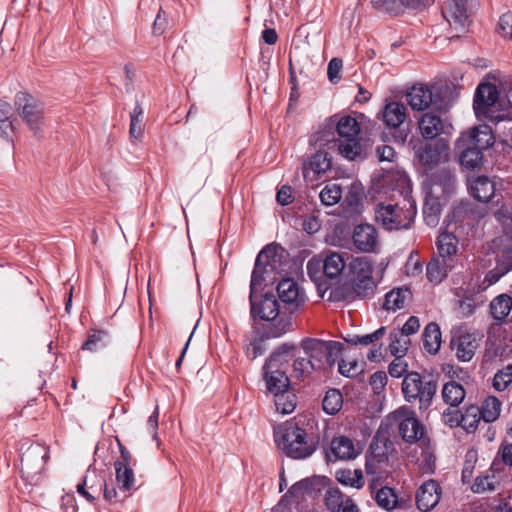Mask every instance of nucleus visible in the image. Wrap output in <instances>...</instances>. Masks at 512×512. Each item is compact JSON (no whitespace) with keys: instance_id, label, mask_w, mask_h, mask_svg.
I'll list each match as a JSON object with an SVG mask.
<instances>
[{"instance_id":"nucleus-58","label":"nucleus","mask_w":512,"mask_h":512,"mask_svg":"<svg viewBox=\"0 0 512 512\" xmlns=\"http://www.w3.org/2000/svg\"><path fill=\"white\" fill-rule=\"evenodd\" d=\"M342 60L333 58L330 60L327 69V75L332 83H337L340 80V71L342 69Z\"/></svg>"},{"instance_id":"nucleus-31","label":"nucleus","mask_w":512,"mask_h":512,"mask_svg":"<svg viewBox=\"0 0 512 512\" xmlns=\"http://www.w3.org/2000/svg\"><path fill=\"white\" fill-rule=\"evenodd\" d=\"M294 345L284 344L276 350L266 362L269 369H281L287 371L290 360L294 357Z\"/></svg>"},{"instance_id":"nucleus-54","label":"nucleus","mask_w":512,"mask_h":512,"mask_svg":"<svg viewBox=\"0 0 512 512\" xmlns=\"http://www.w3.org/2000/svg\"><path fill=\"white\" fill-rule=\"evenodd\" d=\"M395 359L390 363L388 372L394 378H400L408 369L407 362L403 359V355H394Z\"/></svg>"},{"instance_id":"nucleus-50","label":"nucleus","mask_w":512,"mask_h":512,"mask_svg":"<svg viewBox=\"0 0 512 512\" xmlns=\"http://www.w3.org/2000/svg\"><path fill=\"white\" fill-rule=\"evenodd\" d=\"M406 292L407 291H402L401 289L388 292L385 296L383 307L386 310L392 311L403 308L406 301Z\"/></svg>"},{"instance_id":"nucleus-57","label":"nucleus","mask_w":512,"mask_h":512,"mask_svg":"<svg viewBox=\"0 0 512 512\" xmlns=\"http://www.w3.org/2000/svg\"><path fill=\"white\" fill-rule=\"evenodd\" d=\"M265 351L266 346L264 337L254 339L247 347V355L251 359L257 358L258 356L262 355Z\"/></svg>"},{"instance_id":"nucleus-40","label":"nucleus","mask_w":512,"mask_h":512,"mask_svg":"<svg viewBox=\"0 0 512 512\" xmlns=\"http://www.w3.org/2000/svg\"><path fill=\"white\" fill-rule=\"evenodd\" d=\"M336 479L339 483L360 489L364 485V477L360 469H340L336 472Z\"/></svg>"},{"instance_id":"nucleus-53","label":"nucleus","mask_w":512,"mask_h":512,"mask_svg":"<svg viewBox=\"0 0 512 512\" xmlns=\"http://www.w3.org/2000/svg\"><path fill=\"white\" fill-rule=\"evenodd\" d=\"M343 345L340 342H327V351L325 353V368L332 367L341 355Z\"/></svg>"},{"instance_id":"nucleus-63","label":"nucleus","mask_w":512,"mask_h":512,"mask_svg":"<svg viewBox=\"0 0 512 512\" xmlns=\"http://www.w3.org/2000/svg\"><path fill=\"white\" fill-rule=\"evenodd\" d=\"M387 383V376L385 372L379 371L375 372L370 377V384L373 388V390L378 393L380 390H382Z\"/></svg>"},{"instance_id":"nucleus-32","label":"nucleus","mask_w":512,"mask_h":512,"mask_svg":"<svg viewBox=\"0 0 512 512\" xmlns=\"http://www.w3.org/2000/svg\"><path fill=\"white\" fill-rule=\"evenodd\" d=\"M512 309V297L507 294H500L490 303V313L494 320L504 321Z\"/></svg>"},{"instance_id":"nucleus-44","label":"nucleus","mask_w":512,"mask_h":512,"mask_svg":"<svg viewBox=\"0 0 512 512\" xmlns=\"http://www.w3.org/2000/svg\"><path fill=\"white\" fill-rule=\"evenodd\" d=\"M500 408L501 403L496 397H487L479 407L480 415L485 422H493L499 417Z\"/></svg>"},{"instance_id":"nucleus-27","label":"nucleus","mask_w":512,"mask_h":512,"mask_svg":"<svg viewBox=\"0 0 512 512\" xmlns=\"http://www.w3.org/2000/svg\"><path fill=\"white\" fill-rule=\"evenodd\" d=\"M407 109L403 103L392 101L385 105L382 120L390 128H399L407 117Z\"/></svg>"},{"instance_id":"nucleus-21","label":"nucleus","mask_w":512,"mask_h":512,"mask_svg":"<svg viewBox=\"0 0 512 512\" xmlns=\"http://www.w3.org/2000/svg\"><path fill=\"white\" fill-rule=\"evenodd\" d=\"M471 196L479 202H489L495 196V183L486 176H478L469 182Z\"/></svg>"},{"instance_id":"nucleus-42","label":"nucleus","mask_w":512,"mask_h":512,"mask_svg":"<svg viewBox=\"0 0 512 512\" xmlns=\"http://www.w3.org/2000/svg\"><path fill=\"white\" fill-rule=\"evenodd\" d=\"M336 131L340 138L358 137L360 127L357 120L351 116H343L336 125Z\"/></svg>"},{"instance_id":"nucleus-5","label":"nucleus","mask_w":512,"mask_h":512,"mask_svg":"<svg viewBox=\"0 0 512 512\" xmlns=\"http://www.w3.org/2000/svg\"><path fill=\"white\" fill-rule=\"evenodd\" d=\"M437 382L433 379L422 377L418 372H409L402 382V393L406 402L418 403L420 411H426L432 405L437 392Z\"/></svg>"},{"instance_id":"nucleus-3","label":"nucleus","mask_w":512,"mask_h":512,"mask_svg":"<svg viewBox=\"0 0 512 512\" xmlns=\"http://www.w3.org/2000/svg\"><path fill=\"white\" fill-rule=\"evenodd\" d=\"M477 118L490 122L512 121V105L510 101L499 98L497 87L488 82L478 85L473 101Z\"/></svg>"},{"instance_id":"nucleus-22","label":"nucleus","mask_w":512,"mask_h":512,"mask_svg":"<svg viewBox=\"0 0 512 512\" xmlns=\"http://www.w3.org/2000/svg\"><path fill=\"white\" fill-rule=\"evenodd\" d=\"M455 266L456 261L447 260L439 256L433 257L427 264V278L430 282L439 284Z\"/></svg>"},{"instance_id":"nucleus-2","label":"nucleus","mask_w":512,"mask_h":512,"mask_svg":"<svg viewBox=\"0 0 512 512\" xmlns=\"http://www.w3.org/2000/svg\"><path fill=\"white\" fill-rule=\"evenodd\" d=\"M396 178L403 195L402 201L395 204L379 203L375 208L376 222L388 231L410 228L416 215V204L410 194L407 175L397 173Z\"/></svg>"},{"instance_id":"nucleus-12","label":"nucleus","mask_w":512,"mask_h":512,"mask_svg":"<svg viewBox=\"0 0 512 512\" xmlns=\"http://www.w3.org/2000/svg\"><path fill=\"white\" fill-rule=\"evenodd\" d=\"M352 240L355 248L360 252L377 253L379 251L378 232L373 225H357L354 228Z\"/></svg>"},{"instance_id":"nucleus-23","label":"nucleus","mask_w":512,"mask_h":512,"mask_svg":"<svg viewBox=\"0 0 512 512\" xmlns=\"http://www.w3.org/2000/svg\"><path fill=\"white\" fill-rule=\"evenodd\" d=\"M277 293L285 304L299 306L304 302V294L298 284L291 278L281 280L277 285Z\"/></svg>"},{"instance_id":"nucleus-43","label":"nucleus","mask_w":512,"mask_h":512,"mask_svg":"<svg viewBox=\"0 0 512 512\" xmlns=\"http://www.w3.org/2000/svg\"><path fill=\"white\" fill-rule=\"evenodd\" d=\"M343 405V397L338 389H330L326 392L322 407L323 410L330 415H335L340 411Z\"/></svg>"},{"instance_id":"nucleus-28","label":"nucleus","mask_w":512,"mask_h":512,"mask_svg":"<svg viewBox=\"0 0 512 512\" xmlns=\"http://www.w3.org/2000/svg\"><path fill=\"white\" fill-rule=\"evenodd\" d=\"M458 239L450 232H442L436 240V246L439 257L447 260L456 261V254L458 252Z\"/></svg>"},{"instance_id":"nucleus-16","label":"nucleus","mask_w":512,"mask_h":512,"mask_svg":"<svg viewBox=\"0 0 512 512\" xmlns=\"http://www.w3.org/2000/svg\"><path fill=\"white\" fill-rule=\"evenodd\" d=\"M325 133L326 132H322L317 136L316 143H319L320 146L333 144V146L338 147L340 154L348 160H355L357 157L361 156L362 146L358 137L340 138L338 140L334 138L324 139Z\"/></svg>"},{"instance_id":"nucleus-45","label":"nucleus","mask_w":512,"mask_h":512,"mask_svg":"<svg viewBox=\"0 0 512 512\" xmlns=\"http://www.w3.org/2000/svg\"><path fill=\"white\" fill-rule=\"evenodd\" d=\"M389 338V350L392 355H404L407 352L411 343L408 336L398 330H393L391 331Z\"/></svg>"},{"instance_id":"nucleus-10","label":"nucleus","mask_w":512,"mask_h":512,"mask_svg":"<svg viewBox=\"0 0 512 512\" xmlns=\"http://www.w3.org/2000/svg\"><path fill=\"white\" fill-rule=\"evenodd\" d=\"M395 418L399 420V434L406 442L414 443L424 435L422 424L409 409L401 408L395 411Z\"/></svg>"},{"instance_id":"nucleus-13","label":"nucleus","mask_w":512,"mask_h":512,"mask_svg":"<svg viewBox=\"0 0 512 512\" xmlns=\"http://www.w3.org/2000/svg\"><path fill=\"white\" fill-rule=\"evenodd\" d=\"M419 160L427 167L446 163L450 159V146L443 138L426 144L418 153Z\"/></svg>"},{"instance_id":"nucleus-20","label":"nucleus","mask_w":512,"mask_h":512,"mask_svg":"<svg viewBox=\"0 0 512 512\" xmlns=\"http://www.w3.org/2000/svg\"><path fill=\"white\" fill-rule=\"evenodd\" d=\"M331 168V158L326 151L319 150L303 165L305 179L313 180Z\"/></svg>"},{"instance_id":"nucleus-9","label":"nucleus","mask_w":512,"mask_h":512,"mask_svg":"<svg viewBox=\"0 0 512 512\" xmlns=\"http://www.w3.org/2000/svg\"><path fill=\"white\" fill-rule=\"evenodd\" d=\"M406 100L415 111H426L429 108L438 109L441 98L433 88L427 84L418 83L413 85L406 93Z\"/></svg>"},{"instance_id":"nucleus-52","label":"nucleus","mask_w":512,"mask_h":512,"mask_svg":"<svg viewBox=\"0 0 512 512\" xmlns=\"http://www.w3.org/2000/svg\"><path fill=\"white\" fill-rule=\"evenodd\" d=\"M316 370L309 357H299L293 362V373L296 377H304Z\"/></svg>"},{"instance_id":"nucleus-19","label":"nucleus","mask_w":512,"mask_h":512,"mask_svg":"<svg viewBox=\"0 0 512 512\" xmlns=\"http://www.w3.org/2000/svg\"><path fill=\"white\" fill-rule=\"evenodd\" d=\"M325 504L331 512H360L354 501L337 488L327 490Z\"/></svg>"},{"instance_id":"nucleus-62","label":"nucleus","mask_w":512,"mask_h":512,"mask_svg":"<svg viewBox=\"0 0 512 512\" xmlns=\"http://www.w3.org/2000/svg\"><path fill=\"white\" fill-rule=\"evenodd\" d=\"M277 202L282 206L289 205L293 201L292 188L288 185H283L277 192Z\"/></svg>"},{"instance_id":"nucleus-39","label":"nucleus","mask_w":512,"mask_h":512,"mask_svg":"<svg viewBox=\"0 0 512 512\" xmlns=\"http://www.w3.org/2000/svg\"><path fill=\"white\" fill-rule=\"evenodd\" d=\"M115 476L120 489L130 491L135 485V475L131 465L114 463Z\"/></svg>"},{"instance_id":"nucleus-46","label":"nucleus","mask_w":512,"mask_h":512,"mask_svg":"<svg viewBox=\"0 0 512 512\" xmlns=\"http://www.w3.org/2000/svg\"><path fill=\"white\" fill-rule=\"evenodd\" d=\"M375 500L378 506L388 511L394 509L398 504L395 491L388 486H383L376 492Z\"/></svg>"},{"instance_id":"nucleus-8","label":"nucleus","mask_w":512,"mask_h":512,"mask_svg":"<svg viewBox=\"0 0 512 512\" xmlns=\"http://www.w3.org/2000/svg\"><path fill=\"white\" fill-rule=\"evenodd\" d=\"M16 105L23 121L37 135L43 120L42 103L25 92H19L16 95Z\"/></svg>"},{"instance_id":"nucleus-51","label":"nucleus","mask_w":512,"mask_h":512,"mask_svg":"<svg viewBox=\"0 0 512 512\" xmlns=\"http://www.w3.org/2000/svg\"><path fill=\"white\" fill-rule=\"evenodd\" d=\"M385 333H386V328L385 327H380L379 329H377L373 333L366 334V335H363V336L355 335V336L347 339L346 341L348 343L352 344V345L367 346V345L372 344L375 341L381 339L385 335Z\"/></svg>"},{"instance_id":"nucleus-60","label":"nucleus","mask_w":512,"mask_h":512,"mask_svg":"<svg viewBox=\"0 0 512 512\" xmlns=\"http://www.w3.org/2000/svg\"><path fill=\"white\" fill-rule=\"evenodd\" d=\"M443 421L446 425L450 427H462V420H461V414L458 410H450L447 409L442 414Z\"/></svg>"},{"instance_id":"nucleus-17","label":"nucleus","mask_w":512,"mask_h":512,"mask_svg":"<svg viewBox=\"0 0 512 512\" xmlns=\"http://www.w3.org/2000/svg\"><path fill=\"white\" fill-rule=\"evenodd\" d=\"M441 488L435 480L424 482L416 493V504L419 510L428 512L439 502Z\"/></svg>"},{"instance_id":"nucleus-15","label":"nucleus","mask_w":512,"mask_h":512,"mask_svg":"<svg viewBox=\"0 0 512 512\" xmlns=\"http://www.w3.org/2000/svg\"><path fill=\"white\" fill-rule=\"evenodd\" d=\"M479 347L476 336L469 332H461L451 340V348L459 361L468 362Z\"/></svg>"},{"instance_id":"nucleus-6","label":"nucleus","mask_w":512,"mask_h":512,"mask_svg":"<svg viewBox=\"0 0 512 512\" xmlns=\"http://www.w3.org/2000/svg\"><path fill=\"white\" fill-rule=\"evenodd\" d=\"M417 128L425 140L440 139L452 133L453 125L448 117L440 112L427 111L417 119Z\"/></svg>"},{"instance_id":"nucleus-64","label":"nucleus","mask_w":512,"mask_h":512,"mask_svg":"<svg viewBox=\"0 0 512 512\" xmlns=\"http://www.w3.org/2000/svg\"><path fill=\"white\" fill-rule=\"evenodd\" d=\"M420 328V322L419 319L415 316L409 317V319L405 322L403 327L398 330L399 332H402L406 336L409 337V335L415 334Z\"/></svg>"},{"instance_id":"nucleus-7","label":"nucleus","mask_w":512,"mask_h":512,"mask_svg":"<svg viewBox=\"0 0 512 512\" xmlns=\"http://www.w3.org/2000/svg\"><path fill=\"white\" fill-rule=\"evenodd\" d=\"M377 289V282L374 279H351V289L344 287L333 288L330 292L331 301L351 302L357 298H372Z\"/></svg>"},{"instance_id":"nucleus-35","label":"nucleus","mask_w":512,"mask_h":512,"mask_svg":"<svg viewBox=\"0 0 512 512\" xmlns=\"http://www.w3.org/2000/svg\"><path fill=\"white\" fill-rule=\"evenodd\" d=\"M351 279H373V266L372 262L367 257H357L349 264Z\"/></svg>"},{"instance_id":"nucleus-25","label":"nucleus","mask_w":512,"mask_h":512,"mask_svg":"<svg viewBox=\"0 0 512 512\" xmlns=\"http://www.w3.org/2000/svg\"><path fill=\"white\" fill-rule=\"evenodd\" d=\"M455 186V175L449 169L443 168L432 176L429 189H435L439 195L449 196L454 193Z\"/></svg>"},{"instance_id":"nucleus-36","label":"nucleus","mask_w":512,"mask_h":512,"mask_svg":"<svg viewBox=\"0 0 512 512\" xmlns=\"http://www.w3.org/2000/svg\"><path fill=\"white\" fill-rule=\"evenodd\" d=\"M498 246V250L496 251V265L500 268H503L504 272H509L512 270V241L508 240L505 243V240L500 238L495 243Z\"/></svg>"},{"instance_id":"nucleus-18","label":"nucleus","mask_w":512,"mask_h":512,"mask_svg":"<svg viewBox=\"0 0 512 512\" xmlns=\"http://www.w3.org/2000/svg\"><path fill=\"white\" fill-rule=\"evenodd\" d=\"M330 453L334 456L335 460L348 461L355 459L360 451L351 438L339 435L332 439Z\"/></svg>"},{"instance_id":"nucleus-33","label":"nucleus","mask_w":512,"mask_h":512,"mask_svg":"<svg viewBox=\"0 0 512 512\" xmlns=\"http://www.w3.org/2000/svg\"><path fill=\"white\" fill-rule=\"evenodd\" d=\"M443 401L451 407L459 406L466 395L465 389L462 385L455 381H449L444 384L442 388Z\"/></svg>"},{"instance_id":"nucleus-26","label":"nucleus","mask_w":512,"mask_h":512,"mask_svg":"<svg viewBox=\"0 0 512 512\" xmlns=\"http://www.w3.org/2000/svg\"><path fill=\"white\" fill-rule=\"evenodd\" d=\"M442 204L440 195L435 189H429L423 206L424 220L429 226H436L439 222Z\"/></svg>"},{"instance_id":"nucleus-59","label":"nucleus","mask_w":512,"mask_h":512,"mask_svg":"<svg viewBox=\"0 0 512 512\" xmlns=\"http://www.w3.org/2000/svg\"><path fill=\"white\" fill-rule=\"evenodd\" d=\"M471 488L474 493H483L494 490V484L489 476L477 477Z\"/></svg>"},{"instance_id":"nucleus-37","label":"nucleus","mask_w":512,"mask_h":512,"mask_svg":"<svg viewBox=\"0 0 512 512\" xmlns=\"http://www.w3.org/2000/svg\"><path fill=\"white\" fill-rule=\"evenodd\" d=\"M274 394L276 410L282 414L292 413L296 407V395L289 388L278 391Z\"/></svg>"},{"instance_id":"nucleus-41","label":"nucleus","mask_w":512,"mask_h":512,"mask_svg":"<svg viewBox=\"0 0 512 512\" xmlns=\"http://www.w3.org/2000/svg\"><path fill=\"white\" fill-rule=\"evenodd\" d=\"M109 343V335L104 330H91L87 340L83 343L82 349L90 352H97L105 348Z\"/></svg>"},{"instance_id":"nucleus-48","label":"nucleus","mask_w":512,"mask_h":512,"mask_svg":"<svg viewBox=\"0 0 512 512\" xmlns=\"http://www.w3.org/2000/svg\"><path fill=\"white\" fill-rule=\"evenodd\" d=\"M144 112L142 107L137 103L130 114L129 134L132 138L138 139L144 132Z\"/></svg>"},{"instance_id":"nucleus-61","label":"nucleus","mask_w":512,"mask_h":512,"mask_svg":"<svg viewBox=\"0 0 512 512\" xmlns=\"http://www.w3.org/2000/svg\"><path fill=\"white\" fill-rule=\"evenodd\" d=\"M512 382V372H499L494 376L493 386L498 391H503Z\"/></svg>"},{"instance_id":"nucleus-56","label":"nucleus","mask_w":512,"mask_h":512,"mask_svg":"<svg viewBox=\"0 0 512 512\" xmlns=\"http://www.w3.org/2000/svg\"><path fill=\"white\" fill-rule=\"evenodd\" d=\"M339 373L346 377H354L360 373L361 369L357 361L342 360L338 364Z\"/></svg>"},{"instance_id":"nucleus-34","label":"nucleus","mask_w":512,"mask_h":512,"mask_svg":"<svg viewBox=\"0 0 512 512\" xmlns=\"http://www.w3.org/2000/svg\"><path fill=\"white\" fill-rule=\"evenodd\" d=\"M424 348L430 354H436L441 346L440 327L435 322H430L423 332Z\"/></svg>"},{"instance_id":"nucleus-49","label":"nucleus","mask_w":512,"mask_h":512,"mask_svg":"<svg viewBox=\"0 0 512 512\" xmlns=\"http://www.w3.org/2000/svg\"><path fill=\"white\" fill-rule=\"evenodd\" d=\"M319 197L324 205H335L342 198V188L336 183H329L321 190Z\"/></svg>"},{"instance_id":"nucleus-1","label":"nucleus","mask_w":512,"mask_h":512,"mask_svg":"<svg viewBox=\"0 0 512 512\" xmlns=\"http://www.w3.org/2000/svg\"><path fill=\"white\" fill-rule=\"evenodd\" d=\"M279 264L280 256L278 255V247L274 245H267L258 254L251 276V314L253 317H259L261 320L271 322L267 325L264 331V337L266 338L281 337L292 327L290 317L280 313L279 303L273 295H264L258 303L254 301V291L256 287L260 286L265 280L264 274L276 272Z\"/></svg>"},{"instance_id":"nucleus-55","label":"nucleus","mask_w":512,"mask_h":512,"mask_svg":"<svg viewBox=\"0 0 512 512\" xmlns=\"http://www.w3.org/2000/svg\"><path fill=\"white\" fill-rule=\"evenodd\" d=\"M498 31L504 38H512V12L508 11L500 17Z\"/></svg>"},{"instance_id":"nucleus-4","label":"nucleus","mask_w":512,"mask_h":512,"mask_svg":"<svg viewBox=\"0 0 512 512\" xmlns=\"http://www.w3.org/2000/svg\"><path fill=\"white\" fill-rule=\"evenodd\" d=\"M275 442L278 448L288 457L304 459L316 450V443L307 438L304 429L294 423H288L275 431Z\"/></svg>"},{"instance_id":"nucleus-24","label":"nucleus","mask_w":512,"mask_h":512,"mask_svg":"<svg viewBox=\"0 0 512 512\" xmlns=\"http://www.w3.org/2000/svg\"><path fill=\"white\" fill-rule=\"evenodd\" d=\"M301 347L316 369H325L327 342L317 339H305L302 341Z\"/></svg>"},{"instance_id":"nucleus-11","label":"nucleus","mask_w":512,"mask_h":512,"mask_svg":"<svg viewBox=\"0 0 512 512\" xmlns=\"http://www.w3.org/2000/svg\"><path fill=\"white\" fill-rule=\"evenodd\" d=\"M494 144V136L489 125L482 124L469 131L463 132L456 141V147L462 148L466 145H474L480 150L487 149Z\"/></svg>"},{"instance_id":"nucleus-38","label":"nucleus","mask_w":512,"mask_h":512,"mask_svg":"<svg viewBox=\"0 0 512 512\" xmlns=\"http://www.w3.org/2000/svg\"><path fill=\"white\" fill-rule=\"evenodd\" d=\"M459 149L462 150L460 154V163L463 167L467 169H475L481 166L483 159L482 150L474 145H466Z\"/></svg>"},{"instance_id":"nucleus-14","label":"nucleus","mask_w":512,"mask_h":512,"mask_svg":"<svg viewBox=\"0 0 512 512\" xmlns=\"http://www.w3.org/2000/svg\"><path fill=\"white\" fill-rule=\"evenodd\" d=\"M442 15L456 30L464 31L470 23L467 0H448L442 9Z\"/></svg>"},{"instance_id":"nucleus-30","label":"nucleus","mask_w":512,"mask_h":512,"mask_svg":"<svg viewBox=\"0 0 512 512\" xmlns=\"http://www.w3.org/2000/svg\"><path fill=\"white\" fill-rule=\"evenodd\" d=\"M264 379L266 381L267 390L270 393L283 391L285 388H289V379L286 375L285 370L281 369H269L268 366H264Z\"/></svg>"},{"instance_id":"nucleus-29","label":"nucleus","mask_w":512,"mask_h":512,"mask_svg":"<svg viewBox=\"0 0 512 512\" xmlns=\"http://www.w3.org/2000/svg\"><path fill=\"white\" fill-rule=\"evenodd\" d=\"M344 255L346 253L328 252L324 259H322V269L324 274L333 279L341 275L346 267V260Z\"/></svg>"},{"instance_id":"nucleus-47","label":"nucleus","mask_w":512,"mask_h":512,"mask_svg":"<svg viewBox=\"0 0 512 512\" xmlns=\"http://www.w3.org/2000/svg\"><path fill=\"white\" fill-rule=\"evenodd\" d=\"M482 416L480 415V409L478 406L471 405L466 408L465 412L461 414L462 428L468 432H474Z\"/></svg>"}]
</instances>
